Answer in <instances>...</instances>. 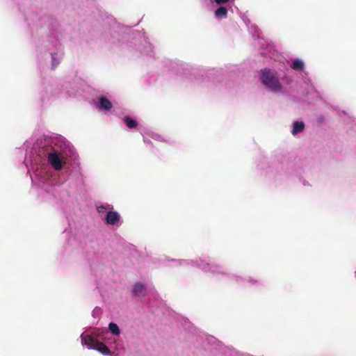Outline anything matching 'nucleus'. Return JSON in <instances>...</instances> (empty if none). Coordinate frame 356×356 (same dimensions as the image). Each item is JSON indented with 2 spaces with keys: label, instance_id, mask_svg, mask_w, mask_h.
Segmentation results:
<instances>
[{
  "label": "nucleus",
  "instance_id": "14",
  "mask_svg": "<svg viewBox=\"0 0 356 356\" xmlns=\"http://www.w3.org/2000/svg\"><path fill=\"white\" fill-rule=\"evenodd\" d=\"M282 79L285 81L286 83H287V84H290L291 83V81H292L291 79L288 78L286 76H284L282 78Z\"/></svg>",
  "mask_w": 356,
  "mask_h": 356
},
{
  "label": "nucleus",
  "instance_id": "2",
  "mask_svg": "<svg viewBox=\"0 0 356 356\" xmlns=\"http://www.w3.org/2000/svg\"><path fill=\"white\" fill-rule=\"evenodd\" d=\"M81 341L89 348L97 350L105 355L110 354V350L104 343L99 341L90 335L82 337Z\"/></svg>",
  "mask_w": 356,
  "mask_h": 356
},
{
  "label": "nucleus",
  "instance_id": "1",
  "mask_svg": "<svg viewBox=\"0 0 356 356\" xmlns=\"http://www.w3.org/2000/svg\"><path fill=\"white\" fill-rule=\"evenodd\" d=\"M260 80L262 84L272 92H278L282 89V84L276 73L270 69L264 68L261 70Z\"/></svg>",
  "mask_w": 356,
  "mask_h": 356
},
{
  "label": "nucleus",
  "instance_id": "13",
  "mask_svg": "<svg viewBox=\"0 0 356 356\" xmlns=\"http://www.w3.org/2000/svg\"><path fill=\"white\" fill-rule=\"evenodd\" d=\"M229 0H214V1L218 5L226 3L229 2Z\"/></svg>",
  "mask_w": 356,
  "mask_h": 356
},
{
  "label": "nucleus",
  "instance_id": "9",
  "mask_svg": "<svg viewBox=\"0 0 356 356\" xmlns=\"http://www.w3.org/2000/svg\"><path fill=\"white\" fill-rule=\"evenodd\" d=\"M291 67L294 70L301 71L303 70L304 63L299 59H296L292 62Z\"/></svg>",
  "mask_w": 356,
  "mask_h": 356
},
{
  "label": "nucleus",
  "instance_id": "7",
  "mask_svg": "<svg viewBox=\"0 0 356 356\" xmlns=\"http://www.w3.org/2000/svg\"><path fill=\"white\" fill-rule=\"evenodd\" d=\"M305 124L302 122H295L291 131L293 136L302 132L304 130Z\"/></svg>",
  "mask_w": 356,
  "mask_h": 356
},
{
  "label": "nucleus",
  "instance_id": "10",
  "mask_svg": "<svg viewBox=\"0 0 356 356\" xmlns=\"http://www.w3.org/2000/svg\"><path fill=\"white\" fill-rule=\"evenodd\" d=\"M124 122H125L126 125L129 128V129H134V128H136L137 127V122L134 120H133L132 118H131L129 116H125L123 119Z\"/></svg>",
  "mask_w": 356,
  "mask_h": 356
},
{
  "label": "nucleus",
  "instance_id": "4",
  "mask_svg": "<svg viewBox=\"0 0 356 356\" xmlns=\"http://www.w3.org/2000/svg\"><path fill=\"white\" fill-rule=\"evenodd\" d=\"M120 219V216L117 211H110L106 216V221L108 224L114 225L117 224Z\"/></svg>",
  "mask_w": 356,
  "mask_h": 356
},
{
  "label": "nucleus",
  "instance_id": "8",
  "mask_svg": "<svg viewBox=\"0 0 356 356\" xmlns=\"http://www.w3.org/2000/svg\"><path fill=\"white\" fill-rule=\"evenodd\" d=\"M215 16L218 19L226 18L227 10L225 7L220 6L215 10Z\"/></svg>",
  "mask_w": 356,
  "mask_h": 356
},
{
  "label": "nucleus",
  "instance_id": "11",
  "mask_svg": "<svg viewBox=\"0 0 356 356\" xmlns=\"http://www.w3.org/2000/svg\"><path fill=\"white\" fill-rule=\"evenodd\" d=\"M108 328L111 332L115 335L118 336L120 333V330L118 325L115 323H110L108 324Z\"/></svg>",
  "mask_w": 356,
  "mask_h": 356
},
{
  "label": "nucleus",
  "instance_id": "12",
  "mask_svg": "<svg viewBox=\"0 0 356 356\" xmlns=\"http://www.w3.org/2000/svg\"><path fill=\"white\" fill-rule=\"evenodd\" d=\"M108 207H109V205H108L107 207L101 205V206L98 207L97 209L99 213H103L105 210L108 209Z\"/></svg>",
  "mask_w": 356,
  "mask_h": 356
},
{
  "label": "nucleus",
  "instance_id": "5",
  "mask_svg": "<svg viewBox=\"0 0 356 356\" xmlns=\"http://www.w3.org/2000/svg\"><path fill=\"white\" fill-rule=\"evenodd\" d=\"M99 108L105 111H109L112 108L111 102L105 97L98 98Z\"/></svg>",
  "mask_w": 356,
  "mask_h": 356
},
{
  "label": "nucleus",
  "instance_id": "6",
  "mask_svg": "<svg viewBox=\"0 0 356 356\" xmlns=\"http://www.w3.org/2000/svg\"><path fill=\"white\" fill-rule=\"evenodd\" d=\"M144 289H145L144 284L140 282H138L135 284V285L133 288L132 293L135 296H139L141 293H143V292L144 291Z\"/></svg>",
  "mask_w": 356,
  "mask_h": 356
},
{
  "label": "nucleus",
  "instance_id": "3",
  "mask_svg": "<svg viewBox=\"0 0 356 356\" xmlns=\"http://www.w3.org/2000/svg\"><path fill=\"white\" fill-rule=\"evenodd\" d=\"M48 161L56 170L62 169V162L60 156L56 152H52L47 155Z\"/></svg>",
  "mask_w": 356,
  "mask_h": 356
}]
</instances>
